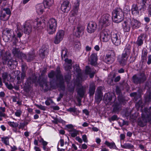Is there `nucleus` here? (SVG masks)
<instances>
[{"label": "nucleus", "mask_w": 151, "mask_h": 151, "mask_svg": "<svg viewBox=\"0 0 151 151\" xmlns=\"http://www.w3.org/2000/svg\"><path fill=\"white\" fill-rule=\"evenodd\" d=\"M112 19L114 22L119 23L121 22L124 19L123 12L120 8L115 9L112 13Z\"/></svg>", "instance_id": "1"}, {"label": "nucleus", "mask_w": 151, "mask_h": 151, "mask_svg": "<svg viewBox=\"0 0 151 151\" xmlns=\"http://www.w3.org/2000/svg\"><path fill=\"white\" fill-rule=\"evenodd\" d=\"M131 52V50L129 48H126L124 50L120 58L118 59V62L122 66L126 65Z\"/></svg>", "instance_id": "2"}, {"label": "nucleus", "mask_w": 151, "mask_h": 151, "mask_svg": "<svg viewBox=\"0 0 151 151\" xmlns=\"http://www.w3.org/2000/svg\"><path fill=\"white\" fill-rule=\"evenodd\" d=\"M57 26V20L52 18L49 20L47 24V31L50 34H52L56 31Z\"/></svg>", "instance_id": "3"}, {"label": "nucleus", "mask_w": 151, "mask_h": 151, "mask_svg": "<svg viewBox=\"0 0 151 151\" xmlns=\"http://www.w3.org/2000/svg\"><path fill=\"white\" fill-rule=\"evenodd\" d=\"M56 76L57 79L59 80L60 83H63L64 82V80L63 76L60 74V68L58 67L55 70V73L54 71L52 70L48 74V76L50 78H52L55 76Z\"/></svg>", "instance_id": "4"}, {"label": "nucleus", "mask_w": 151, "mask_h": 151, "mask_svg": "<svg viewBox=\"0 0 151 151\" xmlns=\"http://www.w3.org/2000/svg\"><path fill=\"white\" fill-rule=\"evenodd\" d=\"M144 111L147 115V118L142 116V120L139 121L138 122L139 125L141 127H143L146 125L147 122L150 121V117L151 116V108L148 110L147 108H145Z\"/></svg>", "instance_id": "5"}, {"label": "nucleus", "mask_w": 151, "mask_h": 151, "mask_svg": "<svg viewBox=\"0 0 151 151\" xmlns=\"http://www.w3.org/2000/svg\"><path fill=\"white\" fill-rule=\"evenodd\" d=\"M116 59V54L113 50L109 51L106 55L105 58V62L108 64L112 63Z\"/></svg>", "instance_id": "6"}, {"label": "nucleus", "mask_w": 151, "mask_h": 151, "mask_svg": "<svg viewBox=\"0 0 151 151\" xmlns=\"http://www.w3.org/2000/svg\"><path fill=\"white\" fill-rule=\"evenodd\" d=\"M111 34L110 31L107 29L103 30L101 32L100 38L101 41L107 42L110 39Z\"/></svg>", "instance_id": "7"}, {"label": "nucleus", "mask_w": 151, "mask_h": 151, "mask_svg": "<svg viewBox=\"0 0 151 151\" xmlns=\"http://www.w3.org/2000/svg\"><path fill=\"white\" fill-rule=\"evenodd\" d=\"M110 16L109 14H103L100 19V25L104 26L108 25L110 24Z\"/></svg>", "instance_id": "8"}, {"label": "nucleus", "mask_w": 151, "mask_h": 151, "mask_svg": "<svg viewBox=\"0 0 151 151\" xmlns=\"http://www.w3.org/2000/svg\"><path fill=\"white\" fill-rule=\"evenodd\" d=\"M111 40L113 44L116 46L119 45L121 42L119 34L117 32H112L111 34Z\"/></svg>", "instance_id": "9"}, {"label": "nucleus", "mask_w": 151, "mask_h": 151, "mask_svg": "<svg viewBox=\"0 0 151 151\" xmlns=\"http://www.w3.org/2000/svg\"><path fill=\"white\" fill-rule=\"evenodd\" d=\"M65 35L64 32L62 30L58 31L55 37L54 42L56 44H59L63 39Z\"/></svg>", "instance_id": "10"}, {"label": "nucleus", "mask_w": 151, "mask_h": 151, "mask_svg": "<svg viewBox=\"0 0 151 151\" xmlns=\"http://www.w3.org/2000/svg\"><path fill=\"white\" fill-rule=\"evenodd\" d=\"M132 78L134 82L136 83H142L146 80L145 76L144 73H141L138 76L136 75H134Z\"/></svg>", "instance_id": "11"}, {"label": "nucleus", "mask_w": 151, "mask_h": 151, "mask_svg": "<svg viewBox=\"0 0 151 151\" xmlns=\"http://www.w3.org/2000/svg\"><path fill=\"white\" fill-rule=\"evenodd\" d=\"M0 56L3 64H5L10 58L11 54L9 52L2 51L1 52Z\"/></svg>", "instance_id": "12"}, {"label": "nucleus", "mask_w": 151, "mask_h": 151, "mask_svg": "<svg viewBox=\"0 0 151 151\" xmlns=\"http://www.w3.org/2000/svg\"><path fill=\"white\" fill-rule=\"evenodd\" d=\"M102 88L101 87H99L97 89L95 99L96 101L98 104L100 103L102 99V93L101 92Z\"/></svg>", "instance_id": "13"}, {"label": "nucleus", "mask_w": 151, "mask_h": 151, "mask_svg": "<svg viewBox=\"0 0 151 151\" xmlns=\"http://www.w3.org/2000/svg\"><path fill=\"white\" fill-rule=\"evenodd\" d=\"M70 2L67 0L63 1L61 5V9L63 12H68L70 10Z\"/></svg>", "instance_id": "14"}, {"label": "nucleus", "mask_w": 151, "mask_h": 151, "mask_svg": "<svg viewBox=\"0 0 151 151\" xmlns=\"http://www.w3.org/2000/svg\"><path fill=\"white\" fill-rule=\"evenodd\" d=\"M23 30L25 34H29L32 32L31 25L29 21L26 22L23 25Z\"/></svg>", "instance_id": "15"}, {"label": "nucleus", "mask_w": 151, "mask_h": 151, "mask_svg": "<svg viewBox=\"0 0 151 151\" xmlns=\"http://www.w3.org/2000/svg\"><path fill=\"white\" fill-rule=\"evenodd\" d=\"M148 0H138L137 4L139 5V10L145 11L147 9L148 5Z\"/></svg>", "instance_id": "16"}, {"label": "nucleus", "mask_w": 151, "mask_h": 151, "mask_svg": "<svg viewBox=\"0 0 151 151\" xmlns=\"http://www.w3.org/2000/svg\"><path fill=\"white\" fill-rule=\"evenodd\" d=\"M12 52L14 56L19 58H25L26 57L25 55L21 52L18 48H14L12 50Z\"/></svg>", "instance_id": "17"}, {"label": "nucleus", "mask_w": 151, "mask_h": 151, "mask_svg": "<svg viewBox=\"0 0 151 151\" xmlns=\"http://www.w3.org/2000/svg\"><path fill=\"white\" fill-rule=\"evenodd\" d=\"M112 99V96L109 93H106L105 94L103 100L106 105H111L113 102Z\"/></svg>", "instance_id": "18"}, {"label": "nucleus", "mask_w": 151, "mask_h": 151, "mask_svg": "<svg viewBox=\"0 0 151 151\" xmlns=\"http://www.w3.org/2000/svg\"><path fill=\"white\" fill-rule=\"evenodd\" d=\"M96 28V24L94 22H90L88 25L87 27V31L89 33L93 32Z\"/></svg>", "instance_id": "19"}, {"label": "nucleus", "mask_w": 151, "mask_h": 151, "mask_svg": "<svg viewBox=\"0 0 151 151\" xmlns=\"http://www.w3.org/2000/svg\"><path fill=\"white\" fill-rule=\"evenodd\" d=\"M84 27L81 25L78 26L76 28L74 35L77 37H79L83 33Z\"/></svg>", "instance_id": "20"}, {"label": "nucleus", "mask_w": 151, "mask_h": 151, "mask_svg": "<svg viewBox=\"0 0 151 151\" xmlns=\"http://www.w3.org/2000/svg\"><path fill=\"white\" fill-rule=\"evenodd\" d=\"M23 66V65L22 66V70L23 72L20 74L18 75L17 77V79L18 81L17 83L19 84L20 83L22 82H23L26 77V74L24 72V68Z\"/></svg>", "instance_id": "21"}, {"label": "nucleus", "mask_w": 151, "mask_h": 151, "mask_svg": "<svg viewBox=\"0 0 151 151\" xmlns=\"http://www.w3.org/2000/svg\"><path fill=\"white\" fill-rule=\"evenodd\" d=\"M97 54L92 53L91 55L89 60L91 64L93 65H95L97 64Z\"/></svg>", "instance_id": "22"}, {"label": "nucleus", "mask_w": 151, "mask_h": 151, "mask_svg": "<svg viewBox=\"0 0 151 151\" xmlns=\"http://www.w3.org/2000/svg\"><path fill=\"white\" fill-rule=\"evenodd\" d=\"M129 20L131 22V24L132 29H137L140 27V23L138 21L134 19Z\"/></svg>", "instance_id": "23"}, {"label": "nucleus", "mask_w": 151, "mask_h": 151, "mask_svg": "<svg viewBox=\"0 0 151 151\" xmlns=\"http://www.w3.org/2000/svg\"><path fill=\"white\" fill-rule=\"evenodd\" d=\"M122 26L124 31L125 32H128L130 30L131 27V22L129 20L125 21L123 24Z\"/></svg>", "instance_id": "24"}, {"label": "nucleus", "mask_w": 151, "mask_h": 151, "mask_svg": "<svg viewBox=\"0 0 151 151\" xmlns=\"http://www.w3.org/2000/svg\"><path fill=\"white\" fill-rule=\"evenodd\" d=\"M43 23L44 24V22H41V19L38 18L33 22V26L35 29H40Z\"/></svg>", "instance_id": "25"}, {"label": "nucleus", "mask_w": 151, "mask_h": 151, "mask_svg": "<svg viewBox=\"0 0 151 151\" xmlns=\"http://www.w3.org/2000/svg\"><path fill=\"white\" fill-rule=\"evenodd\" d=\"M131 12L134 15L136 16L139 14V11L138 6L136 4H133L132 6Z\"/></svg>", "instance_id": "26"}, {"label": "nucleus", "mask_w": 151, "mask_h": 151, "mask_svg": "<svg viewBox=\"0 0 151 151\" xmlns=\"http://www.w3.org/2000/svg\"><path fill=\"white\" fill-rule=\"evenodd\" d=\"M145 38V35L144 34H141L138 38L136 43L138 46L142 45L143 43V41Z\"/></svg>", "instance_id": "27"}, {"label": "nucleus", "mask_w": 151, "mask_h": 151, "mask_svg": "<svg viewBox=\"0 0 151 151\" xmlns=\"http://www.w3.org/2000/svg\"><path fill=\"white\" fill-rule=\"evenodd\" d=\"M47 77L46 76H44L43 77L40 78L41 81H39V83L40 85L42 87L44 86H47Z\"/></svg>", "instance_id": "28"}, {"label": "nucleus", "mask_w": 151, "mask_h": 151, "mask_svg": "<svg viewBox=\"0 0 151 151\" xmlns=\"http://www.w3.org/2000/svg\"><path fill=\"white\" fill-rule=\"evenodd\" d=\"M36 11L39 14H42L44 12V5L42 4H38L36 6Z\"/></svg>", "instance_id": "29"}, {"label": "nucleus", "mask_w": 151, "mask_h": 151, "mask_svg": "<svg viewBox=\"0 0 151 151\" xmlns=\"http://www.w3.org/2000/svg\"><path fill=\"white\" fill-rule=\"evenodd\" d=\"M21 24L19 23H17L16 25L17 30H15L17 34V36L18 37H21L23 33L21 30Z\"/></svg>", "instance_id": "30"}, {"label": "nucleus", "mask_w": 151, "mask_h": 151, "mask_svg": "<svg viewBox=\"0 0 151 151\" xmlns=\"http://www.w3.org/2000/svg\"><path fill=\"white\" fill-rule=\"evenodd\" d=\"M53 0H44L43 5L45 8L49 9L53 5Z\"/></svg>", "instance_id": "31"}, {"label": "nucleus", "mask_w": 151, "mask_h": 151, "mask_svg": "<svg viewBox=\"0 0 151 151\" xmlns=\"http://www.w3.org/2000/svg\"><path fill=\"white\" fill-rule=\"evenodd\" d=\"M65 63L64 65L65 70H70L71 68V65L70 64L72 62L71 60L65 59Z\"/></svg>", "instance_id": "32"}, {"label": "nucleus", "mask_w": 151, "mask_h": 151, "mask_svg": "<svg viewBox=\"0 0 151 151\" xmlns=\"http://www.w3.org/2000/svg\"><path fill=\"white\" fill-rule=\"evenodd\" d=\"M86 73L87 74H89L90 77L92 78L94 76L95 73L91 70V69L88 66H86Z\"/></svg>", "instance_id": "33"}, {"label": "nucleus", "mask_w": 151, "mask_h": 151, "mask_svg": "<svg viewBox=\"0 0 151 151\" xmlns=\"http://www.w3.org/2000/svg\"><path fill=\"white\" fill-rule=\"evenodd\" d=\"M104 144L110 149H115L116 148L115 143L114 142H109L107 141H105Z\"/></svg>", "instance_id": "34"}, {"label": "nucleus", "mask_w": 151, "mask_h": 151, "mask_svg": "<svg viewBox=\"0 0 151 151\" xmlns=\"http://www.w3.org/2000/svg\"><path fill=\"white\" fill-rule=\"evenodd\" d=\"M95 87L94 84L92 83L90 85L89 90V94L90 96L93 95L95 92Z\"/></svg>", "instance_id": "35"}, {"label": "nucleus", "mask_w": 151, "mask_h": 151, "mask_svg": "<svg viewBox=\"0 0 151 151\" xmlns=\"http://www.w3.org/2000/svg\"><path fill=\"white\" fill-rule=\"evenodd\" d=\"M67 111L71 112H73L74 115H78L80 112V111L75 108H70L67 109Z\"/></svg>", "instance_id": "36"}, {"label": "nucleus", "mask_w": 151, "mask_h": 151, "mask_svg": "<svg viewBox=\"0 0 151 151\" xmlns=\"http://www.w3.org/2000/svg\"><path fill=\"white\" fill-rule=\"evenodd\" d=\"M121 147L123 148L131 149L133 148L134 146L129 143H126L122 145Z\"/></svg>", "instance_id": "37"}, {"label": "nucleus", "mask_w": 151, "mask_h": 151, "mask_svg": "<svg viewBox=\"0 0 151 151\" xmlns=\"http://www.w3.org/2000/svg\"><path fill=\"white\" fill-rule=\"evenodd\" d=\"M68 131L70 132L71 136L73 137H76L78 133V131L74 129L72 130H69Z\"/></svg>", "instance_id": "38"}, {"label": "nucleus", "mask_w": 151, "mask_h": 151, "mask_svg": "<svg viewBox=\"0 0 151 151\" xmlns=\"http://www.w3.org/2000/svg\"><path fill=\"white\" fill-rule=\"evenodd\" d=\"M9 137H4L1 138V140L2 142L6 145H9Z\"/></svg>", "instance_id": "39"}, {"label": "nucleus", "mask_w": 151, "mask_h": 151, "mask_svg": "<svg viewBox=\"0 0 151 151\" xmlns=\"http://www.w3.org/2000/svg\"><path fill=\"white\" fill-rule=\"evenodd\" d=\"M121 106L119 104H115L114 106L113 111L114 112H117L119 111Z\"/></svg>", "instance_id": "40"}, {"label": "nucleus", "mask_w": 151, "mask_h": 151, "mask_svg": "<svg viewBox=\"0 0 151 151\" xmlns=\"http://www.w3.org/2000/svg\"><path fill=\"white\" fill-rule=\"evenodd\" d=\"M8 65L9 66H11L12 65H17V63L16 60H13L12 59H10L8 61Z\"/></svg>", "instance_id": "41"}, {"label": "nucleus", "mask_w": 151, "mask_h": 151, "mask_svg": "<svg viewBox=\"0 0 151 151\" xmlns=\"http://www.w3.org/2000/svg\"><path fill=\"white\" fill-rule=\"evenodd\" d=\"M85 92V89L83 87L80 88L78 91V94L80 97H83Z\"/></svg>", "instance_id": "42"}, {"label": "nucleus", "mask_w": 151, "mask_h": 151, "mask_svg": "<svg viewBox=\"0 0 151 151\" xmlns=\"http://www.w3.org/2000/svg\"><path fill=\"white\" fill-rule=\"evenodd\" d=\"M3 10L4 11V12H5L6 13V14L9 15V16L8 17H7L6 18V19H4V20H7L9 18L10 16L11 13V12L10 10V9H9V8H6L3 9Z\"/></svg>", "instance_id": "43"}, {"label": "nucleus", "mask_w": 151, "mask_h": 151, "mask_svg": "<svg viewBox=\"0 0 151 151\" xmlns=\"http://www.w3.org/2000/svg\"><path fill=\"white\" fill-rule=\"evenodd\" d=\"M22 113V111L20 109H17L14 113L15 115L17 117H20Z\"/></svg>", "instance_id": "44"}, {"label": "nucleus", "mask_w": 151, "mask_h": 151, "mask_svg": "<svg viewBox=\"0 0 151 151\" xmlns=\"http://www.w3.org/2000/svg\"><path fill=\"white\" fill-rule=\"evenodd\" d=\"M8 124L10 126L14 128L17 127L18 126V124L17 123L14 122H8Z\"/></svg>", "instance_id": "45"}, {"label": "nucleus", "mask_w": 151, "mask_h": 151, "mask_svg": "<svg viewBox=\"0 0 151 151\" xmlns=\"http://www.w3.org/2000/svg\"><path fill=\"white\" fill-rule=\"evenodd\" d=\"M67 50L65 48L61 52V55L62 58H63V57L65 58V56L67 55Z\"/></svg>", "instance_id": "46"}, {"label": "nucleus", "mask_w": 151, "mask_h": 151, "mask_svg": "<svg viewBox=\"0 0 151 151\" xmlns=\"http://www.w3.org/2000/svg\"><path fill=\"white\" fill-rule=\"evenodd\" d=\"M53 103V101L50 98H48L45 101V104L47 106L50 105L51 103Z\"/></svg>", "instance_id": "47"}, {"label": "nucleus", "mask_w": 151, "mask_h": 151, "mask_svg": "<svg viewBox=\"0 0 151 151\" xmlns=\"http://www.w3.org/2000/svg\"><path fill=\"white\" fill-rule=\"evenodd\" d=\"M79 2L78 1H77L76 2L73 6V9H78L79 8Z\"/></svg>", "instance_id": "48"}, {"label": "nucleus", "mask_w": 151, "mask_h": 151, "mask_svg": "<svg viewBox=\"0 0 151 151\" xmlns=\"http://www.w3.org/2000/svg\"><path fill=\"white\" fill-rule=\"evenodd\" d=\"M36 106L38 107V108L42 110L43 111H45L46 110V108L45 106H43L42 105H38L36 104Z\"/></svg>", "instance_id": "49"}, {"label": "nucleus", "mask_w": 151, "mask_h": 151, "mask_svg": "<svg viewBox=\"0 0 151 151\" xmlns=\"http://www.w3.org/2000/svg\"><path fill=\"white\" fill-rule=\"evenodd\" d=\"M39 142L42 143L43 146H46L48 144L47 142L44 141V139L42 138L39 140Z\"/></svg>", "instance_id": "50"}, {"label": "nucleus", "mask_w": 151, "mask_h": 151, "mask_svg": "<svg viewBox=\"0 0 151 151\" xmlns=\"http://www.w3.org/2000/svg\"><path fill=\"white\" fill-rule=\"evenodd\" d=\"M78 9H73L72 11H71L72 15L73 16H75L77 14L78 12Z\"/></svg>", "instance_id": "51"}, {"label": "nucleus", "mask_w": 151, "mask_h": 151, "mask_svg": "<svg viewBox=\"0 0 151 151\" xmlns=\"http://www.w3.org/2000/svg\"><path fill=\"white\" fill-rule=\"evenodd\" d=\"M81 46V44L79 42H76L75 44L74 47L76 48L79 49Z\"/></svg>", "instance_id": "52"}, {"label": "nucleus", "mask_w": 151, "mask_h": 151, "mask_svg": "<svg viewBox=\"0 0 151 151\" xmlns=\"http://www.w3.org/2000/svg\"><path fill=\"white\" fill-rule=\"evenodd\" d=\"M82 138L83 141L84 142L87 143L88 142L87 137L86 134H84L82 136Z\"/></svg>", "instance_id": "53"}, {"label": "nucleus", "mask_w": 151, "mask_h": 151, "mask_svg": "<svg viewBox=\"0 0 151 151\" xmlns=\"http://www.w3.org/2000/svg\"><path fill=\"white\" fill-rule=\"evenodd\" d=\"M25 126V123L24 122L20 123L18 127L19 129H23Z\"/></svg>", "instance_id": "54"}, {"label": "nucleus", "mask_w": 151, "mask_h": 151, "mask_svg": "<svg viewBox=\"0 0 151 151\" xmlns=\"http://www.w3.org/2000/svg\"><path fill=\"white\" fill-rule=\"evenodd\" d=\"M6 86L9 89H11L13 88V86L11 84H9L8 83H5Z\"/></svg>", "instance_id": "55"}, {"label": "nucleus", "mask_w": 151, "mask_h": 151, "mask_svg": "<svg viewBox=\"0 0 151 151\" xmlns=\"http://www.w3.org/2000/svg\"><path fill=\"white\" fill-rule=\"evenodd\" d=\"M12 40L13 41V43H15V44H16V43L18 41V40L15 37V35H14L12 36Z\"/></svg>", "instance_id": "56"}, {"label": "nucleus", "mask_w": 151, "mask_h": 151, "mask_svg": "<svg viewBox=\"0 0 151 151\" xmlns=\"http://www.w3.org/2000/svg\"><path fill=\"white\" fill-rule=\"evenodd\" d=\"M66 127L68 129H69V130H72L74 129L73 125L71 124L66 125Z\"/></svg>", "instance_id": "57"}, {"label": "nucleus", "mask_w": 151, "mask_h": 151, "mask_svg": "<svg viewBox=\"0 0 151 151\" xmlns=\"http://www.w3.org/2000/svg\"><path fill=\"white\" fill-rule=\"evenodd\" d=\"M148 11L149 16L151 17V4H150L149 6Z\"/></svg>", "instance_id": "58"}, {"label": "nucleus", "mask_w": 151, "mask_h": 151, "mask_svg": "<svg viewBox=\"0 0 151 151\" xmlns=\"http://www.w3.org/2000/svg\"><path fill=\"white\" fill-rule=\"evenodd\" d=\"M147 63L148 65H150L151 63V55H150L148 56V61Z\"/></svg>", "instance_id": "59"}, {"label": "nucleus", "mask_w": 151, "mask_h": 151, "mask_svg": "<svg viewBox=\"0 0 151 151\" xmlns=\"http://www.w3.org/2000/svg\"><path fill=\"white\" fill-rule=\"evenodd\" d=\"M76 139L78 142H79V143H81L83 142L82 140L79 137H77L76 138Z\"/></svg>", "instance_id": "60"}, {"label": "nucleus", "mask_w": 151, "mask_h": 151, "mask_svg": "<svg viewBox=\"0 0 151 151\" xmlns=\"http://www.w3.org/2000/svg\"><path fill=\"white\" fill-rule=\"evenodd\" d=\"M101 140V139L99 138H96V142L98 144H100Z\"/></svg>", "instance_id": "61"}, {"label": "nucleus", "mask_w": 151, "mask_h": 151, "mask_svg": "<svg viewBox=\"0 0 151 151\" xmlns=\"http://www.w3.org/2000/svg\"><path fill=\"white\" fill-rule=\"evenodd\" d=\"M60 142L61 147H63L64 145V140L63 139H61L60 140Z\"/></svg>", "instance_id": "62"}, {"label": "nucleus", "mask_w": 151, "mask_h": 151, "mask_svg": "<svg viewBox=\"0 0 151 151\" xmlns=\"http://www.w3.org/2000/svg\"><path fill=\"white\" fill-rule=\"evenodd\" d=\"M63 96V94L60 93L59 95V97L57 99V101H60L61 99L62 98Z\"/></svg>", "instance_id": "63"}, {"label": "nucleus", "mask_w": 151, "mask_h": 151, "mask_svg": "<svg viewBox=\"0 0 151 151\" xmlns=\"http://www.w3.org/2000/svg\"><path fill=\"white\" fill-rule=\"evenodd\" d=\"M12 101L14 102H17V98L16 96H13L12 97Z\"/></svg>", "instance_id": "64"}]
</instances>
